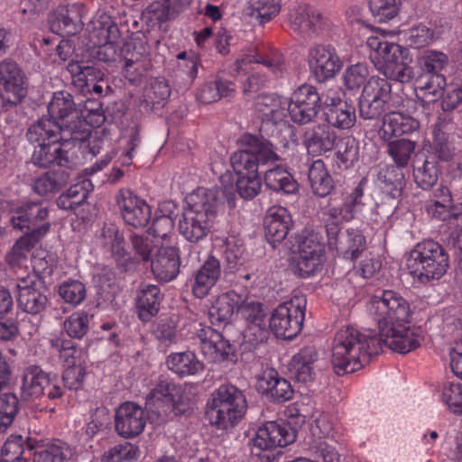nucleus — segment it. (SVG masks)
Wrapping results in <instances>:
<instances>
[{
    "label": "nucleus",
    "mask_w": 462,
    "mask_h": 462,
    "mask_svg": "<svg viewBox=\"0 0 462 462\" xmlns=\"http://www.w3.org/2000/svg\"><path fill=\"white\" fill-rule=\"evenodd\" d=\"M49 215V209L42 202H25L14 211L10 222L14 228L19 230L28 229L33 231L45 224Z\"/></svg>",
    "instance_id": "28"
},
{
    "label": "nucleus",
    "mask_w": 462,
    "mask_h": 462,
    "mask_svg": "<svg viewBox=\"0 0 462 462\" xmlns=\"http://www.w3.org/2000/svg\"><path fill=\"white\" fill-rule=\"evenodd\" d=\"M309 181L313 192L319 197L328 196L333 187V180L322 160L314 161L309 169Z\"/></svg>",
    "instance_id": "50"
},
{
    "label": "nucleus",
    "mask_w": 462,
    "mask_h": 462,
    "mask_svg": "<svg viewBox=\"0 0 462 462\" xmlns=\"http://www.w3.org/2000/svg\"><path fill=\"white\" fill-rule=\"evenodd\" d=\"M89 320L90 317L88 313L77 311L65 319L63 328L69 337L82 338L88 330Z\"/></svg>",
    "instance_id": "62"
},
{
    "label": "nucleus",
    "mask_w": 462,
    "mask_h": 462,
    "mask_svg": "<svg viewBox=\"0 0 462 462\" xmlns=\"http://www.w3.org/2000/svg\"><path fill=\"white\" fill-rule=\"evenodd\" d=\"M180 258L175 246L162 245L154 258L151 260V269L154 277L161 282H171L180 273Z\"/></svg>",
    "instance_id": "29"
},
{
    "label": "nucleus",
    "mask_w": 462,
    "mask_h": 462,
    "mask_svg": "<svg viewBox=\"0 0 462 462\" xmlns=\"http://www.w3.org/2000/svg\"><path fill=\"white\" fill-rule=\"evenodd\" d=\"M190 330L199 338L201 352L208 361L221 363L233 360L235 346L217 328L194 321L190 323Z\"/></svg>",
    "instance_id": "13"
},
{
    "label": "nucleus",
    "mask_w": 462,
    "mask_h": 462,
    "mask_svg": "<svg viewBox=\"0 0 462 462\" xmlns=\"http://www.w3.org/2000/svg\"><path fill=\"white\" fill-rule=\"evenodd\" d=\"M264 181L265 185L274 191L293 194L298 190L297 181L286 169L281 166L268 170L264 175Z\"/></svg>",
    "instance_id": "52"
},
{
    "label": "nucleus",
    "mask_w": 462,
    "mask_h": 462,
    "mask_svg": "<svg viewBox=\"0 0 462 462\" xmlns=\"http://www.w3.org/2000/svg\"><path fill=\"white\" fill-rule=\"evenodd\" d=\"M221 275V266L217 258L213 255L204 262L193 275L191 291L196 298L203 299L208 295Z\"/></svg>",
    "instance_id": "31"
},
{
    "label": "nucleus",
    "mask_w": 462,
    "mask_h": 462,
    "mask_svg": "<svg viewBox=\"0 0 462 462\" xmlns=\"http://www.w3.org/2000/svg\"><path fill=\"white\" fill-rule=\"evenodd\" d=\"M238 312L246 321L245 337L255 344L267 338L269 332L266 326V313L262 303L245 301L243 299Z\"/></svg>",
    "instance_id": "27"
},
{
    "label": "nucleus",
    "mask_w": 462,
    "mask_h": 462,
    "mask_svg": "<svg viewBox=\"0 0 462 462\" xmlns=\"http://www.w3.org/2000/svg\"><path fill=\"white\" fill-rule=\"evenodd\" d=\"M355 107L346 102L338 100L327 112V121L329 125L337 129H349L356 123Z\"/></svg>",
    "instance_id": "54"
},
{
    "label": "nucleus",
    "mask_w": 462,
    "mask_h": 462,
    "mask_svg": "<svg viewBox=\"0 0 462 462\" xmlns=\"http://www.w3.org/2000/svg\"><path fill=\"white\" fill-rule=\"evenodd\" d=\"M448 64V57L441 51L425 49L420 51L417 56L419 69L430 75L428 82L419 87L420 90L423 92V97L428 98V102L434 101L439 97L442 90L446 88V78L441 74V71Z\"/></svg>",
    "instance_id": "12"
},
{
    "label": "nucleus",
    "mask_w": 462,
    "mask_h": 462,
    "mask_svg": "<svg viewBox=\"0 0 462 462\" xmlns=\"http://www.w3.org/2000/svg\"><path fill=\"white\" fill-rule=\"evenodd\" d=\"M309 65L316 80L324 82L340 70L342 62L334 47L319 44L310 49Z\"/></svg>",
    "instance_id": "22"
},
{
    "label": "nucleus",
    "mask_w": 462,
    "mask_h": 462,
    "mask_svg": "<svg viewBox=\"0 0 462 462\" xmlns=\"http://www.w3.org/2000/svg\"><path fill=\"white\" fill-rule=\"evenodd\" d=\"M288 99L276 94L263 93L254 102V113L263 124L285 125Z\"/></svg>",
    "instance_id": "26"
},
{
    "label": "nucleus",
    "mask_w": 462,
    "mask_h": 462,
    "mask_svg": "<svg viewBox=\"0 0 462 462\" xmlns=\"http://www.w3.org/2000/svg\"><path fill=\"white\" fill-rule=\"evenodd\" d=\"M169 370L180 377L198 374L204 370V365L192 351L171 353L167 356Z\"/></svg>",
    "instance_id": "41"
},
{
    "label": "nucleus",
    "mask_w": 462,
    "mask_h": 462,
    "mask_svg": "<svg viewBox=\"0 0 462 462\" xmlns=\"http://www.w3.org/2000/svg\"><path fill=\"white\" fill-rule=\"evenodd\" d=\"M258 391L274 402H285L293 395L291 383L279 376L274 369L263 373L258 380Z\"/></svg>",
    "instance_id": "32"
},
{
    "label": "nucleus",
    "mask_w": 462,
    "mask_h": 462,
    "mask_svg": "<svg viewBox=\"0 0 462 462\" xmlns=\"http://www.w3.org/2000/svg\"><path fill=\"white\" fill-rule=\"evenodd\" d=\"M337 135L329 125L321 124L305 131L303 144L312 155H321L333 149Z\"/></svg>",
    "instance_id": "36"
},
{
    "label": "nucleus",
    "mask_w": 462,
    "mask_h": 462,
    "mask_svg": "<svg viewBox=\"0 0 462 462\" xmlns=\"http://www.w3.org/2000/svg\"><path fill=\"white\" fill-rule=\"evenodd\" d=\"M401 34L404 42L411 48H422L433 40V32L423 24L403 31Z\"/></svg>",
    "instance_id": "64"
},
{
    "label": "nucleus",
    "mask_w": 462,
    "mask_h": 462,
    "mask_svg": "<svg viewBox=\"0 0 462 462\" xmlns=\"http://www.w3.org/2000/svg\"><path fill=\"white\" fill-rule=\"evenodd\" d=\"M378 180L383 192L396 199L401 196L405 186L403 168L388 165L379 172Z\"/></svg>",
    "instance_id": "46"
},
{
    "label": "nucleus",
    "mask_w": 462,
    "mask_h": 462,
    "mask_svg": "<svg viewBox=\"0 0 462 462\" xmlns=\"http://www.w3.org/2000/svg\"><path fill=\"white\" fill-rule=\"evenodd\" d=\"M243 296L235 291H228L217 297L208 310V319L213 326L225 327L232 320L236 312H238Z\"/></svg>",
    "instance_id": "30"
},
{
    "label": "nucleus",
    "mask_w": 462,
    "mask_h": 462,
    "mask_svg": "<svg viewBox=\"0 0 462 462\" xmlns=\"http://www.w3.org/2000/svg\"><path fill=\"white\" fill-rule=\"evenodd\" d=\"M307 299L304 295H294L291 300L279 304L269 320V326L277 337L294 338L302 329Z\"/></svg>",
    "instance_id": "8"
},
{
    "label": "nucleus",
    "mask_w": 462,
    "mask_h": 462,
    "mask_svg": "<svg viewBox=\"0 0 462 462\" xmlns=\"http://www.w3.org/2000/svg\"><path fill=\"white\" fill-rule=\"evenodd\" d=\"M147 416L145 411L137 403L126 402L116 411L115 429L125 439L139 436L144 430Z\"/></svg>",
    "instance_id": "23"
},
{
    "label": "nucleus",
    "mask_w": 462,
    "mask_h": 462,
    "mask_svg": "<svg viewBox=\"0 0 462 462\" xmlns=\"http://www.w3.org/2000/svg\"><path fill=\"white\" fill-rule=\"evenodd\" d=\"M319 354L313 346L301 348L292 356L291 372L298 382L308 383L314 380Z\"/></svg>",
    "instance_id": "37"
},
{
    "label": "nucleus",
    "mask_w": 462,
    "mask_h": 462,
    "mask_svg": "<svg viewBox=\"0 0 462 462\" xmlns=\"http://www.w3.org/2000/svg\"><path fill=\"white\" fill-rule=\"evenodd\" d=\"M439 169L437 161L433 157H427L421 165H415L413 177L416 184L422 189L432 188L438 181Z\"/></svg>",
    "instance_id": "55"
},
{
    "label": "nucleus",
    "mask_w": 462,
    "mask_h": 462,
    "mask_svg": "<svg viewBox=\"0 0 462 462\" xmlns=\"http://www.w3.org/2000/svg\"><path fill=\"white\" fill-rule=\"evenodd\" d=\"M34 448L33 462H68L71 456L69 447L60 440L37 445Z\"/></svg>",
    "instance_id": "51"
},
{
    "label": "nucleus",
    "mask_w": 462,
    "mask_h": 462,
    "mask_svg": "<svg viewBox=\"0 0 462 462\" xmlns=\"http://www.w3.org/2000/svg\"><path fill=\"white\" fill-rule=\"evenodd\" d=\"M139 457V448L130 442L116 444L104 453L98 458V462H133Z\"/></svg>",
    "instance_id": "59"
},
{
    "label": "nucleus",
    "mask_w": 462,
    "mask_h": 462,
    "mask_svg": "<svg viewBox=\"0 0 462 462\" xmlns=\"http://www.w3.org/2000/svg\"><path fill=\"white\" fill-rule=\"evenodd\" d=\"M240 143L242 149L232 155L231 165L237 175V193L245 199H252L262 188L259 166L274 163L281 157L273 144L263 136L245 134L242 135Z\"/></svg>",
    "instance_id": "2"
},
{
    "label": "nucleus",
    "mask_w": 462,
    "mask_h": 462,
    "mask_svg": "<svg viewBox=\"0 0 462 462\" xmlns=\"http://www.w3.org/2000/svg\"><path fill=\"white\" fill-rule=\"evenodd\" d=\"M174 386L168 382H160L146 397V405L161 418H168L171 413L179 415L185 412L192 397L190 392L192 387L184 385L176 390L179 401L176 402L172 391Z\"/></svg>",
    "instance_id": "9"
},
{
    "label": "nucleus",
    "mask_w": 462,
    "mask_h": 462,
    "mask_svg": "<svg viewBox=\"0 0 462 462\" xmlns=\"http://www.w3.org/2000/svg\"><path fill=\"white\" fill-rule=\"evenodd\" d=\"M84 5L74 4L69 6H60L56 11V20L59 29L66 35H75L84 24L82 11Z\"/></svg>",
    "instance_id": "43"
},
{
    "label": "nucleus",
    "mask_w": 462,
    "mask_h": 462,
    "mask_svg": "<svg viewBox=\"0 0 462 462\" xmlns=\"http://www.w3.org/2000/svg\"><path fill=\"white\" fill-rule=\"evenodd\" d=\"M369 70L365 63H356L346 68L344 72V84L352 91H357L368 81Z\"/></svg>",
    "instance_id": "63"
},
{
    "label": "nucleus",
    "mask_w": 462,
    "mask_h": 462,
    "mask_svg": "<svg viewBox=\"0 0 462 462\" xmlns=\"http://www.w3.org/2000/svg\"><path fill=\"white\" fill-rule=\"evenodd\" d=\"M325 259V245L319 233L302 234L299 239L297 268L302 277L320 271Z\"/></svg>",
    "instance_id": "17"
},
{
    "label": "nucleus",
    "mask_w": 462,
    "mask_h": 462,
    "mask_svg": "<svg viewBox=\"0 0 462 462\" xmlns=\"http://www.w3.org/2000/svg\"><path fill=\"white\" fill-rule=\"evenodd\" d=\"M98 243L111 254L116 262L126 260V251L124 247V237L116 226L105 225L97 236Z\"/></svg>",
    "instance_id": "49"
},
{
    "label": "nucleus",
    "mask_w": 462,
    "mask_h": 462,
    "mask_svg": "<svg viewBox=\"0 0 462 462\" xmlns=\"http://www.w3.org/2000/svg\"><path fill=\"white\" fill-rule=\"evenodd\" d=\"M77 146L79 147V144H76L74 140L37 144L31 160L40 168L59 166L73 170L80 164Z\"/></svg>",
    "instance_id": "10"
},
{
    "label": "nucleus",
    "mask_w": 462,
    "mask_h": 462,
    "mask_svg": "<svg viewBox=\"0 0 462 462\" xmlns=\"http://www.w3.org/2000/svg\"><path fill=\"white\" fill-rule=\"evenodd\" d=\"M132 49L131 43H125L122 49V52L125 53L123 73L129 82L138 84L146 73L147 61L143 59V53L131 52Z\"/></svg>",
    "instance_id": "45"
},
{
    "label": "nucleus",
    "mask_w": 462,
    "mask_h": 462,
    "mask_svg": "<svg viewBox=\"0 0 462 462\" xmlns=\"http://www.w3.org/2000/svg\"><path fill=\"white\" fill-rule=\"evenodd\" d=\"M326 232L328 248L345 259L356 260L365 248V238L358 229L348 228L341 232V226L331 225Z\"/></svg>",
    "instance_id": "20"
},
{
    "label": "nucleus",
    "mask_w": 462,
    "mask_h": 462,
    "mask_svg": "<svg viewBox=\"0 0 462 462\" xmlns=\"http://www.w3.org/2000/svg\"><path fill=\"white\" fill-rule=\"evenodd\" d=\"M366 44L371 51V60L385 78L401 83H408L413 79V69L409 65L411 58L407 48L377 35L368 37Z\"/></svg>",
    "instance_id": "5"
},
{
    "label": "nucleus",
    "mask_w": 462,
    "mask_h": 462,
    "mask_svg": "<svg viewBox=\"0 0 462 462\" xmlns=\"http://www.w3.org/2000/svg\"><path fill=\"white\" fill-rule=\"evenodd\" d=\"M252 62L262 64L275 77H282L286 71L284 59L279 52L269 54L266 57L247 55L236 61L237 69L243 70V66L245 64Z\"/></svg>",
    "instance_id": "56"
},
{
    "label": "nucleus",
    "mask_w": 462,
    "mask_h": 462,
    "mask_svg": "<svg viewBox=\"0 0 462 462\" xmlns=\"http://www.w3.org/2000/svg\"><path fill=\"white\" fill-rule=\"evenodd\" d=\"M109 424L108 411L105 407H97L91 411L86 420L84 434L88 439H92L98 433L106 430Z\"/></svg>",
    "instance_id": "60"
},
{
    "label": "nucleus",
    "mask_w": 462,
    "mask_h": 462,
    "mask_svg": "<svg viewBox=\"0 0 462 462\" xmlns=\"http://www.w3.org/2000/svg\"><path fill=\"white\" fill-rule=\"evenodd\" d=\"M246 408L243 392L233 384L226 383L213 392L208 415L212 425L219 430H226L242 419Z\"/></svg>",
    "instance_id": "7"
},
{
    "label": "nucleus",
    "mask_w": 462,
    "mask_h": 462,
    "mask_svg": "<svg viewBox=\"0 0 462 462\" xmlns=\"http://www.w3.org/2000/svg\"><path fill=\"white\" fill-rule=\"evenodd\" d=\"M69 179V174L67 171H47L34 180L32 189L41 196L54 193L65 186Z\"/></svg>",
    "instance_id": "53"
},
{
    "label": "nucleus",
    "mask_w": 462,
    "mask_h": 462,
    "mask_svg": "<svg viewBox=\"0 0 462 462\" xmlns=\"http://www.w3.org/2000/svg\"><path fill=\"white\" fill-rule=\"evenodd\" d=\"M366 308L378 325L377 337L385 346L401 354L418 347L419 335L408 326L411 317L410 303L399 292L384 290L372 296Z\"/></svg>",
    "instance_id": "1"
},
{
    "label": "nucleus",
    "mask_w": 462,
    "mask_h": 462,
    "mask_svg": "<svg viewBox=\"0 0 462 462\" xmlns=\"http://www.w3.org/2000/svg\"><path fill=\"white\" fill-rule=\"evenodd\" d=\"M48 114L61 125H71V121L79 116L73 97L64 90L52 94L48 103Z\"/></svg>",
    "instance_id": "38"
},
{
    "label": "nucleus",
    "mask_w": 462,
    "mask_h": 462,
    "mask_svg": "<svg viewBox=\"0 0 462 462\" xmlns=\"http://www.w3.org/2000/svg\"><path fill=\"white\" fill-rule=\"evenodd\" d=\"M27 95L24 73L20 66L10 60L0 62V102L10 109L19 105Z\"/></svg>",
    "instance_id": "14"
},
{
    "label": "nucleus",
    "mask_w": 462,
    "mask_h": 462,
    "mask_svg": "<svg viewBox=\"0 0 462 462\" xmlns=\"http://www.w3.org/2000/svg\"><path fill=\"white\" fill-rule=\"evenodd\" d=\"M383 346L372 330L343 327L333 340L331 363L337 374L354 373L366 365L371 356L383 351Z\"/></svg>",
    "instance_id": "3"
},
{
    "label": "nucleus",
    "mask_w": 462,
    "mask_h": 462,
    "mask_svg": "<svg viewBox=\"0 0 462 462\" xmlns=\"http://www.w3.org/2000/svg\"><path fill=\"white\" fill-rule=\"evenodd\" d=\"M367 180L362 179L359 183L350 191L343 192L345 207L343 210L336 208H333L334 213L341 215L346 222L354 219L356 215L361 212L365 205L364 187Z\"/></svg>",
    "instance_id": "47"
},
{
    "label": "nucleus",
    "mask_w": 462,
    "mask_h": 462,
    "mask_svg": "<svg viewBox=\"0 0 462 462\" xmlns=\"http://www.w3.org/2000/svg\"><path fill=\"white\" fill-rule=\"evenodd\" d=\"M50 376L38 365L28 366L23 375L22 394L25 399H38L45 395Z\"/></svg>",
    "instance_id": "40"
},
{
    "label": "nucleus",
    "mask_w": 462,
    "mask_h": 462,
    "mask_svg": "<svg viewBox=\"0 0 462 462\" xmlns=\"http://www.w3.org/2000/svg\"><path fill=\"white\" fill-rule=\"evenodd\" d=\"M116 203L127 225L143 227L149 223L152 216L149 205L130 189H121L116 195Z\"/></svg>",
    "instance_id": "24"
},
{
    "label": "nucleus",
    "mask_w": 462,
    "mask_h": 462,
    "mask_svg": "<svg viewBox=\"0 0 462 462\" xmlns=\"http://www.w3.org/2000/svg\"><path fill=\"white\" fill-rule=\"evenodd\" d=\"M68 70L72 77L74 85L81 91L93 92L97 95L102 94L103 88L97 84V81L103 79L100 69L83 61L71 60L68 64Z\"/></svg>",
    "instance_id": "33"
},
{
    "label": "nucleus",
    "mask_w": 462,
    "mask_h": 462,
    "mask_svg": "<svg viewBox=\"0 0 462 462\" xmlns=\"http://www.w3.org/2000/svg\"><path fill=\"white\" fill-rule=\"evenodd\" d=\"M162 294L157 285L143 282L136 291L138 318L143 322L150 321L159 310Z\"/></svg>",
    "instance_id": "35"
},
{
    "label": "nucleus",
    "mask_w": 462,
    "mask_h": 462,
    "mask_svg": "<svg viewBox=\"0 0 462 462\" xmlns=\"http://www.w3.org/2000/svg\"><path fill=\"white\" fill-rule=\"evenodd\" d=\"M87 31L93 45L99 46L98 54L116 52L115 45L120 39V31L111 16L106 13L97 14L88 23Z\"/></svg>",
    "instance_id": "21"
},
{
    "label": "nucleus",
    "mask_w": 462,
    "mask_h": 462,
    "mask_svg": "<svg viewBox=\"0 0 462 462\" xmlns=\"http://www.w3.org/2000/svg\"><path fill=\"white\" fill-rule=\"evenodd\" d=\"M321 108V98L317 88L309 84L298 87L288 100L287 113L297 125H307L315 120Z\"/></svg>",
    "instance_id": "15"
},
{
    "label": "nucleus",
    "mask_w": 462,
    "mask_h": 462,
    "mask_svg": "<svg viewBox=\"0 0 462 462\" xmlns=\"http://www.w3.org/2000/svg\"><path fill=\"white\" fill-rule=\"evenodd\" d=\"M415 148L416 142L402 138L389 142L387 152L394 162L393 165L404 169L408 166Z\"/></svg>",
    "instance_id": "57"
},
{
    "label": "nucleus",
    "mask_w": 462,
    "mask_h": 462,
    "mask_svg": "<svg viewBox=\"0 0 462 462\" xmlns=\"http://www.w3.org/2000/svg\"><path fill=\"white\" fill-rule=\"evenodd\" d=\"M321 23V14L310 5H300L290 14L291 28L299 34L306 35L314 32Z\"/></svg>",
    "instance_id": "39"
},
{
    "label": "nucleus",
    "mask_w": 462,
    "mask_h": 462,
    "mask_svg": "<svg viewBox=\"0 0 462 462\" xmlns=\"http://www.w3.org/2000/svg\"><path fill=\"white\" fill-rule=\"evenodd\" d=\"M419 122L409 115L390 112L383 117L382 132L383 138L410 134L419 129Z\"/></svg>",
    "instance_id": "42"
},
{
    "label": "nucleus",
    "mask_w": 462,
    "mask_h": 462,
    "mask_svg": "<svg viewBox=\"0 0 462 462\" xmlns=\"http://www.w3.org/2000/svg\"><path fill=\"white\" fill-rule=\"evenodd\" d=\"M51 224H45L38 229L28 231L21 236L13 245L11 252L7 255V261L10 264H18L26 257L29 251L50 230Z\"/></svg>",
    "instance_id": "44"
},
{
    "label": "nucleus",
    "mask_w": 462,
    "mask_h": 462,
    "mask_svg": "<svg viewBox=\"0 0 462 462\" xmlns=\"http://www.w3.org/2000/svg\"><path fill=\"white\" fill-rule=\"evenodd\" d=\"M78 118L71 121L70 128L75 143L79 148L92 133V128L99 127L106 120L102 104L97 99H87L79 105Z\"/></svg>",
    "instance_id": "19"
},
{
    "label": "nucleus",
    "mask_w": 462,
    "mask_h": 462,
    "mask_svg": "<svg viewBox=\"0 0 462 462\" xmlns=\"http://www.w3.org/2000/svg\"><path fill=\"white\" fill-rule=\"evenodd\" d=\"M187 206L179 220L185 240L198 243L209 234L219 206L217 189L199 188L186 198Z\"/></svg>",
    "instance_id": "4"
},
{
    "label": "nucleus",
    "mask_w": 462,
    "mask_h": 462,
    "mask_svg": "<svg viewBox=\"0 0 462 462\" xmlns=\"http://www.w3.org/2000/svg\"><path fill=\"white\" fill-rule=\"evenodd\" d=\"M296 439V432L291 424L283 420H271L259 427L253 439V449L271 450L283 448Z\"/></svg>",
    "instance_id": "18"
},
{
    "label": "nucleus",
    "mask_w": 462,
    "mask_h": 462,
    "mask_svg": "<svg viewBox=\"0 0 462 462\" xmlns=\"http://www.w3.org/2000/svg\"><path fill=\"white\" fill-rule=\"evenodd\" d=\"M455 135L442 130L440 124H437L433 130V140L430 145L433 158L442 162H449L456 153Z\"/></svg>",
    "instance_id": "48"
},
{
    "label": "nucleus",
    "mask_w": 462,
    "mask_h": 462,
    "mask_svg": "<svg viewBox=\"0 0 462 462\" xmlns=\"http://www.w3.org/2000/svg\"><path fill=\"white\" fill-rule=\"evenodd\" d=\"M19 410V400L14 393L0 395V431H5L14 421Z\"/></svg>",
    "instance_id": "61"
},
{
    "label": "nucleus",
    "mask_w": 462,
    "mask_h": 462,
    "mask_svg": "<svg viewBox=\"0 0 462 462\" xmlns=\"http://www.w3.org/2000/svg\"><path fill=\"white\" fill-rule=\"evenodd\" d=\"M388 79L375 76L369 78L359 97V115L362 118L378 119L391 109L392 85Z\"/></svg>",
    "instance_id": "11"
},
{
    "label": "nucleus",
    "mask_w": 462,
    "mask_h": 462,
    "mask_svg": "<svg viewBox=\"0 0 462 462\" xmlns=\"http://www.w3.org/2000/svg\"><path fill=\"white\" fill-rule=\"evenodd\" d=\"M439 398L450 412L462 414V383L445 382L439 389Z\"/></svg>",
    "instance_id": "58"
},
{
    "label": "nucleus",
    "mask_w": 462,
    "mask_h": 462,
    "mask_svg": "<svg viewBox=\"0 0 462 462\" xmlns=\"http://www.w3.org/2000/svg\"><path fill=\"white\" fill-rule=\"evenodd\" d=\"M448 256L443 247L433 240L415 245L406 259V269L413 282L427 284L439 280L447 272Z\"/></svg>",
    "instance_id": "6"
},
{
    "label": "nucleus",
    "mask_w": 462,
    "mask_h": 462,
    "mask_svg": "<svg viewBox=\"0 0 462 462\" xmlns=\"http://www.w3.org/2000/svg\"><path fill=\"white\" fill-rule=\"evenodd\" d=\"M17 305L23 311L36 317L47 307L44 281L36 274H27L16 281Z\"/></svg>",
    "instance_id": "16"
},
{
    "label": "nucleus",
    "mask_w": 462,
    "mask_h": 462,
    "mask_svg": "<svg viewBox=\"0 0 462 462\" xmlns=\"http://www.w3.org/2000/svg\"><path fill=\"white\" fill-rule=\"evenodd\" d=\"M292 225L291 216L286 208L271 207L264 217L265 236L270 243L282 242L288 235Z\"/></svg>",
    "instance_id": "34"
},
{
    "label": "nucleus",
    "mask_w": 462,
    "mask_h": 462,
    "mask_svg": "<svg viewBox=\"0 0 462 462\" xmlns=\"http://www.w3.org/2000/svg\"><path fill=\"white\" fill-rule=\"evenodd\" d=\"M32 143L74 140L70 125H61L51 116H42L32 125L26 133Z\"/></svg>",
    "instance_id": "25"
}]
</instances>
